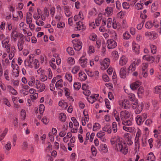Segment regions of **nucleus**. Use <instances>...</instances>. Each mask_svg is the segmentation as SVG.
<instances>
[{
	"label": "nucleus",
	"instance_id": "nucleus-1",
	"mask_svg": "<svg viewBox=\"0 0 161 161\" xmlns=\"http://www.w3.org/2000/svg\"><path fill=\"white\" fill-rule=\"evenodd\" d=\"M111 139L116 143V148L117 151H120L125 155L127 154L128 152L127 145L125 142L120 140L119 136H113Z\"/></svg>",
	"mask_w": 161,
	"mask_h": 161
},
{
	"label": "nucleus",
	"instance_id": "nucleus-2",
	"mask_svg": "<svg viewBox=\"0 0 161 161\" xmlns=\"http://www.w3.org/2000/svg\"><path fill=\"white\" fill-rule=\"evenodd\" d=\"M24 64L26 68L31 69L34 67L35 69H37L40 66L38 60L34 58L33 55H30L29 58L24 61Z\"/></svg>",
	"mask_w": 161,
	"mask_h": 161
},
{
	"label": "nucleus",
	"instance_id": "nucleus-3",
	"mask_svg": "<svg viewBox=\"0 0 161 161\" xmlns=\"http://www.w3.org/2000/svg\"><path fill=\"white\" fill-rule=\"evenodd\" d=\"M141 62V60L140 59H136L134 62L132 63L129 66L128 68V73H130V71L131 72L134 71L136 69V65H138Z\"/></svg>",
	"mask_w": 161,
	"mask_h": 161
},
{
	"label": "nucleus",
	"instance_id": "nucleus-4",
	"mask_svg": "<svg viewBox=\"0 0 161 161\" xmlns=\"http://www.w3.org/2000/svg\"><path fill=\"white\" fill-rule=\"evenodd\" d=\"M118 103L122 108L125 109H128L130 108V101L127 99L124 101L120 100L119 101Z\"/></svg>",
	"mask_w": 161,
	"mask_h": 161
},
{
	"label": "nucleus",
	"instance_id": "nucleus-5",
	"mask_svg": "<svg viewBox=\"0 0 161 161\" xmlns=\"http://www.w3.org/2000/svg\"><path fill=\"white\" fill-rule=\"evenodd\" d=\"M130 115V113L126 110H122L120 113V119L122 121L129 119Z\"/></svg>",
	"mask_w": 161,
	"mask_h": 161
},
{
	"label": "nucleus",
	"instance_id": "nucleus-6",
	"mask_svg": "<svg viewBox=\"0 0 161 161\" xmlns=\"http://www.w3.org/2000/svg\"><path fill=\"white\" fill-rule=\"evenodd\" d=\"M110 62V59L108 58H105L103 61H100L102 69L104 70L107 69L109 65Z\"/></svg>",
	"mask_w": 161,
	"mask_h": 161
},
{
	"label": "nucleus",
	"instance_id": "nucleus-7",
	"mask_svg": "<svg viewBox=\"0 0 161 161\" xmlns=\"http://www.w3.org/2000/svg\"><path fill=\"white\" fill-rule=\"evenodd\" d=\"M36 88L38 89V91L39 92H42L45 89V85L43 83H41L40 81L38 80H36Z\"/></svg>",
	"mask_w": 161,
	"mask_h": 161
},
{
	"label": "nucleus",
	"instance_id": "nucleus-8",
	"mask_svg": "<svg viewBox=\"0 0 161 161\" xmlns=\"http://www.w3.org/2000/svg\"><path fill=\"white\" fill-rule=\"evenodd\" d=\"M108 48L109 49H112L115 47L117 45V43L113 40L110 39L107 41Z\"/></svg>",
	"mask_w": 161,
	"mask_h": 161
},
{
	"label": "nucleus",
	"instance_id": "nucleus-9",
	"mask_svg": "<svg viewBox=\"0 0 161 161\" xmlns=\"http://www.w3.org/2000/svg\"><path fill=\"white\" fill-rule=\"evenodd\" d=\"M79 63L81 66L83 68H85L88 65L87 59L84 57H81L79 60Z\"/></svg>",
	"mask_w": 161,
	"mask_h": 161
},
{
	"label": "nucleus",
	"instance_id": "nucleus-10",
	"mask_svg": "<svg viewBox=\"0 0 161 161\" xmlns=\"http://www.w3.org/2000/svg\"><path fill=\"white\" fill-rule=\"evenodd\" d=\"M126 68L125 67H123L120 69L119 71V75L120 77L123 79H125L126 77Z\"/></svg>",
	"mask_w": 161,
	"mask_h": 161
},
{
	"label": "nucleus",
	"instance_id": "nucleus-11",
	"mask_svg": "<svg viewBox=\"0 0 161 161\" xmlns=\"http://www.w3.org/2000/svg\"><path fill=\"white\" fill-rule=\"evenodd\" d=\"M18 35V34L17 29H13L12 31L11 34V37L12 39H13L14 41L17 40Z\"/></svg>",
	"mask_w": 161,
	"mask_h": 161
},
{
	"label": "nucleus",
	"instance_id": "nucleus-12",
	"mask_svg": "<svg viewBox=\"0 0 161 161\" xmlns=\"http://www.w3.org/2000/svg\"><path fill=\"white\" fill-rule=\"evenodd\" d=\"M143 59L147 61L150 62L151 63L153 62L155 60L154 58L149 55H146L143 56Z\"/></svg>",
	"mask_w": 161,
	"mask_h": 161
},
{
	"label": "nucleus",
	"instance_id": "nucleus-13",
	"mask_svg": "<svg viewBox=\"0 0 161 161\" xmlns=\"http://www.w3.org/2000/svg\"><path fill=\"white\" fill-rule=\"evenodd\" d=\"M143 106L144 104L142 102H141V103H139L138 106L135 110V113L136 114H140L142 111Z\"/></svg>",
	"mask_w": 161,
	"mask_h": 161
},
{
	"label": "nucleus",
	"instance_id": "nucleus-14",
	"mask_svg": "<svg viewBox=\"0 0 161 161\" xmlns=\"http://www.w3.org/2000/svg\"><path fill=\"white\" fill-rule=\"evenodd\" d=\"M127 62V59L125 56H122L120 58L119 61V64L121 66L125 65Z\"/></svg>",
	"mask_w": 161,
	"mask_h": 161
},
{
	"label": "nucleus",
	"instance_id": "nucleus-15",
	"mask_svg": "<svg viewBox=\"0 0 161 161\" xmlns=\"http://www.w3.org/2000/svg\"><path fill=\"white\" fill-rule=\"evenodd\" d=\"M77 26L75 27V30H80L85 28V26L82 22L79 21L76 23Z\"/></svg>",
	"mask_w": 161,
	"mask_h": 161
},
{
	"label": "nucleus",
	"instance_id": "nucleus-16",
	"mask_svg": "<svg viewBox=\"0 0 161 161\" xmlns=\"http://www.w3.org/2000/svg\"><path fill=\"white\" fill-rule=\"evenodd\" d=\"M64 12L65 15L67 17H70L72 14L70 10L69 6H64Z\"/></svg>",
	"mask_w": 161,
	"mask_h": 161
},
{
	"label": "nucleus",
	"instance_id": "nucleus-17",
	"mask_svg": "<svg viewBox=\"0 0 161 161\" xmlns=\"http://www.w3.org/2000/svg\"><path fill=\"white\" fill-rule=\"evenodd\" d=\"M132 47L133 51L136 54H138L139 51V46L137 44L133 42L132 44Z\"/></svg>",
	"mask_w": 161,
	"mask_h": 161
},
{
	"label": "nucleus",
	"instance_id": "nucleus-18",
	"mask_svg": "<svg viewBox=\"0 0 161 161\" xmlns=\"http://www.w3.org/2000/svg\"><path fill=\"white\" fill-rule=\"evenodd\" d=\"M146 161H155V157L152 153H149L146 157Z\"/></svg>",
	"mask_w": 161,
	"mask_h": 161
},
{
	"label": "nucleus",
	"instance_id": "nucleus-19",
	"mask_svg": "<svg viewBox=\"0 0 161 161\" xmlns=\"http://www.w3.org/2000/svg\"><path fill=\"white\" fill-rule=\"evenodd\" d=\"M74 48L75 50L80 51L82 47V43L81 42H78L76 43L74 45Z\"/></svg>",
	"mask_w": 161,
	"mask_h": 161
},
{
	"label": "nucleus",
	"instance_id": "nucleus-20",
	"mask_svg": "<svg viewBox=\"0 0 161 161\" xmlns=\"http://www.w3.org/2000/svg\"><path fill=\"white\" fill-rule=\"evenodd\" d=\"M140 83L138 81L132 83L130 85V88L132 90L136 89L140 85Z\"/></svg>",
	"mask_w": 161,
	"mask_h": 161
},
{
	"label": "nucleus",
	"instance_id": "nucleus-21",
	"mask_svg": "<svg viewBox=\"0 0 161 161\" xmlns=\"http://www.w3.org/2000/svg\"><path fill=\"white\" fill-rule=\"evenodd\" d=\"M59 120L62 122H65L66 119V116L65 114L63 113H60L59 115Z\"/></svg>",
	"mask_w": 161,
	"mask_h": 161
},
{
	"label": "nucleus",
	"instance_id": "nucleus-22",
	"mask_svg": "<svg viewBox=\"0 0 161 161\" xmlns=\"http://www.w3.org/2000/svg\"><path fill=\"white\" fill-rule=\"evenodd\" d=\"M79 76L80 77V79L81 81L85 80L87 78L86 75L82 72H80L79 73Z\"/></svg>",
	"mask_w": 161,
	"mask_h": 161
},
{
	"label": "nucleus",
	"instance_id": "nucleus-23",
	"mask_svg": "<svg viewBox=\"0 0 161 161\" xmlns=\"http://www.w3.org/2000/svg\"><path fill=\"white\" fill-rule=\"evenodd\" d=\"M136 120L137 124L139 125H141L144 121V120L142 119L141 115H137L136 118Z\"/></svg>",
	"mask_w": 161,
	"mask_h": 161
},
{
	"label": "nucleus",
	"instance_id": "nucleus-24",
	"mask_svg": "<svg viewBox=\"0 0 161 161\" xmlns=\"http://www.w3.org/2000/svg\"><path fill=\"white\" fill-rule=\"evenodd\" d=\"M63 80L61 79L57 80L56 83L55 87L57 88H59L63 87Z\"/></svg>",
	"mask_w": 161,
	"mask_h": 161
},
{
	"label": "nucleus",
	"instance_id": "nucleus-25",
	"mask_svg": "<svg viewBox=\"0 0 161 161\" xmlns=\"http://www.w3.org/2000/svg\"><path fill=\"white\" fill-rule=\"evenodd\" d=\"M83 19V15L81 12H79L78 15H75L74 18V19L75 21L78 20L79 19H81V20H82Z\"/></svg>",
	"mask_w": 161,
	"mask_h": 161
},
{
	"label": "nucleus",
	"instance_id": "nucleus-26",
	"mask_svg": "<svg viewBox=\"0 0 161 161\" xmlns=\"http://www.w3.org/2000/svg\"><path fill=\"white\" fill-rule=\"evenodd\" d=\"M103 130L104 131L107 132L108 133L110 134L112 132L111 127L108 125H106L103 128Z\"/></svg>",
	"mask_w": 161,
	"mask_h": 161
},
{
	"label": "nucleus",
	"instance_id": "nucleus-27",
	"mask_svg": "<svg viewBox=\"0 0 161 161\" xmlns=\"http://www.w3.org/2000/svg\"><path fill=\"white\" fill-rule=\"evenodd\" d=\"M87 99L89 102L93 104L94 103L97 99L94 95H91L89 97H87Z\"/></svg>",
	"mask_w": 161,
	"mask_h": 161
},
{
	"label": "nucleus",
	"instance_id": "nucleus-28",
	"mask_svg": "<svg viewBox=\"0 0 161 161\" xmlns=\"http://www.w3.org/2000/svg\"><path fill=\"white\" fill-rule=\"evenodd\" d=\"M32 14L31 13H29L26 15V22L27 24L31 23L32 22Z\"/></svg>",
	"mask_w": 161,
	"mask_h": 161
},
{
	"label": "nucleus",
	"instance_id": "nucleus-29",
	"mask_svg": "<svg viewBox=\"0 0 161 161\" xmlns=\"http://www.w3.org/2000/svg\"><path fill=\"white\" fill-rule=\"evenodd\" d=\"M122 124L124 125V126H130L132 124L131 120L129 119L122 121Z\"/></svg>",
	"mask_w": 161,
	"mask_h": 161
},
{
	"label": "nucleus",
	"instance_id": "nucleus-30",
	"mask_svg": "<svg viewBox=\"0 0 161 161\" xmlns=\"http://www.w3.org/2000/svg\"><path fill=\"white\" fill-rule=\"evenodd\" d=\"M112 56L114 60L115 61L117 60L119 58V54L118 53L117 51H114L112 53Z\"/></svg>",
	"mask_w": 161,
	"mask_h": 161
},
{
	"label": "nucleus",
	"instance_id": "nucleus-31",
	"mask_svg": "<svg viewBox=\"0 0 161 161\" xmlns=\"http://www.w3.org/2000/svg\"><path fill=\"white\" fill-rule=\"evenodd\" d=\"M80 67L79 66H75L72 69L71 72L74 74H76L80 70Z\"/></svg>",
	"mask_w": 161,
	"mask_h": 161
},
{
	"label": "nucleus",
	"instance_id": "nucleus-32",
	"mask_svg": "<svg viewBox=\"0 0 161 161\" xmlns=\"http://www.w3.org/2000/svg\"><path fill=\"white\" fill-rule=\"evenodd\" d=\"M112 129L113 130V132L114 133H116L117 131V124L115 122H113L112 123Z\"/></svg>",
	"mask_w": 161,
	"mask_h": 161
},
{
	"label": "nucleus",
	"instance_id": "nucleus-33",
	"mask_svg": "<svg viewBox=\"0 0 161 161\" xmlns=\"http://www.w3.org/2000/svg\"><path fill=\"white\" fill-rule=\"evenodd\" d=\"M126 93L128 94V97L130 101L134 102V101L136 100L135 99V95L133 93H128L125 91Z\"/></svg>",
	"mask_w": 161,
	"mask_h": 161
},
{
	"label": "nucleus",
	"instance_id": "nucleus-34",
	"mask_svg": "<svg viewBox=\"0 0 161 161\" xmlns=\"http://www.w3.org/2000/svg\"><path fill=\"white\" fill-rule=\"evenodd\" d=\"M124 130L126 131L130 132H132L134 130V128L131 127H127L126 126H124L123 127Z\"/></svg>",
	"mask_w": 161,
	"mask_h": 161
},
{
	"label": "nucleus",
	"instance_id": "nucleus-35",
	"mask_svg": "<svg viewBox=\"0 0 161 161\" xmlns=\"http://www.w3.org/2000/svg\"><path fill=\"white\" fill-rule=\"evenodd\" d=\"M154 92L155 93H161V86H157L154 89Z\"/></svg>",
	"mask_w": 161,
	"mask_h": 161
},
{
	"label": "nucleus",
	"instance_id": "nucleus-36",
	"mask_svg": "<svg viewBox=\"0 0 161 161\" xmlns=\"http://www.w3.org/2000/svg\"><path fill=\"white\" fill-rule=\"evenodd\" d=\"M100 125L98 123H95L93 126V130L96 131L100 128Z\"/></svg>",
	"mask_w": 161,
	"mask_h": 161
},
{
	"label": "nucleus",
	"instance_id": "nucleus-37",
	"mask_svg": "<svg viewBox=\"0 0 161 161\" xmlns=\"http://www.w3.org/2000/svg\"><path fill=\"white\" fill-rule=\"evenodd\" d=\"M114 115L115 118L116 120L118 122L120 121V119L118 113L116 110L114 111Z\"/></svg>",
	"mask_w": 161,
	"mask_h": 161
},
{
	"label": "nucleus",
	"instance_id": "nucleus-38",
	"mask_svg": "<svg viewBox=\"0 0 161 161\" xmlns=\"http://www.w3.org/2000/svg\"><path fill=\"white\" fill-rule=\"evenodd\" d=\"M151 35L150 36V38L151 39H156L158 37V34L155 32H151Z\"/></svg>",
	"mask_w": 161,
	"mask_h": 161
},
{
	"label": "nucleus",
	"instance_id": "nucleus-39",
	"mask_svg": "<svg viewBox=\"0 0 161 161\" xmlns=\"http://www.w3.org/2000/svg\"><path fill=\"white\" fill-rule=\"evenodd\" d=\"M65 77L69 82H72V76L70 73H66Z\"/></svg>",
	"mask_w": 161,
	"mask_h": 161
},
{
	"label": "nucleus",
	"instance_id": "nucleus-40",
	"mask_svg": "<svg viewBox=\"0 0 161 161\" xmlns=\"http://www.w3.org/2000/svg\"><path fill=\"white\" fill-rule=\"evenodd\" d=\"M105 11L109 15H112L113 13V9L111 7H108L105 9Z\"/></svg>",
	"mask_w": 161,
	"mask_h": 161
},
{
	"label": "nucleus",
	"instance_id": "nucleus-41",
	"mask_svg": "<svg viewBox=\"0 0 161 161\" xmlns=\"http://www.w3.org/2000/svg\"><path fill=\"white\" fill-rule=\"evenodd\" d=\"M150 47L151 49V51L152 53L155 54L156 53L157 47L156 46L153 44L150 45Z\"/></svg>",
	"mask_w": 161,
	"mask_h": 161
},
{
	"label": "nucleus",
	"instance_id": "nucleus-42",
	"mask_svg": "<svg viewBox=\"0 0 161 161\" xmlns=\"http://www.w3.org/2000/svg\"><path fill=\"white\" fill-rule=\"evenodd\" d=\"M9 74V71L8 69L5 70L4 72V75L5 77V79L7 80H10L9 77L8 76Z\"/></svg>",
	"mask_w": 161,
	"mask_h": 161
},
{
	"label": "nucleus",
	"instance_id": "nucleus-43",
	"mask_svg": "<svg viewBox=\"0 0 161 161\" xmlns=\"http://www.w3.org/2000/svg\"><path fill=\"white\" fill-rule=\"evenodd\" d=\"M73 86L76 90H79L80 88L81 84L80 82H75Z\"/></svg>",
	"mask_w": 161,
	"mask_h": 161
},
{
	"label": "nucleus",
	"instance_id": "nucleus-44",
	"mask_svg": "<svg viewBox=\"0 0 161 161\" xmlns=\"http://www.w3.org/2000/svg\"><path fill=\"white\" fill-rule=\"evenodd\" d=\"M91 150L92 155L94 156H96L97 152V150L96 148L93 145L91 146Z\"/></svg>",
	"mask_w": 161,
	"mask_h": 161
},
{
	"label": "nucleus",
	"instance_id": "nucleus-45",
	"mask_svg": "<svg viewBox=\"0 0 161 161\" xmlns=\"http://www.w3.org/2000/svg\"><path fill=\"white\" fill-rule=\"evenodd\" d=\"M153 26V24L151 21L147 22L145 24L146 28L148 29L151 28Z\"/></svg>",
	"mask_w": 161,
	"mask_h": 161
},
{
	"label": "nucleus",
	"instance_id": "nucleus-46",
	"mask_svg": "<svg viewBox=\"0 0 161 161\" xmlns=\"http://www.w3.org/2000/svg\"><path fill=\"white\" fill-rule=\"evenodd\" d=\"M130 36V35L128 31H126L123 34V37L124 39L127 40L129 39Z\"/></svg>",
	"mask_w": 161,
	"mask_h": 161
},
{
	"label": "nucleus",
	"instance_id": "nucleus-47",
	"mask_svg": "<svg viewBox=\"0 0 161 161\" xmlns=\"http://www.w3.org/2000/svg\"><path fill=\"white\" fill-rule=\"evenodd\" d=\"M131 104L132 106V108L133 109H136L138 106V105H139V103H138V100H136L135 101H134V103H131Z\"/></svg>",
	"mask_w": 161,
	"mask_h": 161
},
{
	"label": "nucleus",
	"instance_id": "nucleus-48",
	"mask_svg": "<svg viewBox=\"0 0 161 161\" xmlns=\"http://www.w3.org/2000/svg\"><path fill=\"white\" fill-rule=\"evenodd\" d=\"M67 51L68 53L70 55L74 54V51L73 48L70 47H69L67 49Z\"/></svg>",
	"mask_w": 161,
	"mask_h": 161
},
{
	"label": "nucleus",
	"instance_id": "nucleus-49",
	"mask_svg": "<svg viewBox=\"0 0 161 161\" xmlns=\"http://www.w3.org/2000/svg\"><path fill=\"white\" fill-rule=\"evenodd\" d=\"M144 92V90L143 88L142 87H140L139 88L138 92L137 94L139 96H141V95H142Z\"/></svg>",
	"mask_w": 161,
	"mask_h": 161
},
{
	"label": "nucleus",
	"instance_id": "nucleus-50",
	"mask_svg": "<svg viewBox=\"0 0 161 161\" xmlns=\"http://www.w3.org/2000/svg\"><path fill=\"white\" fill-rule=\"evenodd\" d=\"M4 147L6 150L8 151L10 150L11 147V142H8L7 144L5 145Z\"/></svg>",
	"mask_w": 161,
	"mask_h": 161
},
{
	"label": "nucleus",
	"instance_id": "nucleus-51",
	"mask_svg": "<svg viewBox=\"0 0 161 161\" xmlns=\"http://www.w3.org/2000/svg\"><path fill=\"white\" fill-rule=\"evenodd\" d=\"M105 135V132L100 131L97 134V136L98 138H100L104 136Z\"/></svg>",
	"mask_w": 161,
	"mask_h": 161
},
{
	"label": "nucleus",
	"instance_id": "nucleus-52",
	"mask_svg": "<svg viewBox=\"0 0 161 161\" xmlns=\"http://www.w3.org/2000/svg\"><path fill=\"white\" fill-rule=\"evenodd\" d=\"M22 147L23 150H26L28 148V147L27 142L26 141H24L23 142L22 145Z\"/></svg>",
	"mask_w": 161,
	"mask_h": 161
},
{
	"label": "nucleus",
	"instance_id": "nucleus-53",
	"mask_svg": "<svg viewBox=\"0 0 161 161\" xmlns=\"http://www.w3.org/2000/svg\"><path fill=\"white\" fill-rule=\"evenodd\" d=\"M107 148V147L106 144H101L100 145L98 149L99 150L103 151L106 150Z\"/></svg>",
	"mask_w": 161,
	"mask_h": 161
},
{
	"label": "nucleus",
	"instance_id": "nucleus-54",
	"mask_svg": "<svg viewBox=\"0 0 161 161\" xmlns=\"http://www.w3.org/2000/svg\"><path fill=\"white\" fill-rule=\"evenodd\" d=\"M68 126L67 125V128H65L64 130L61 131L59 134V135L60 137H63L64 136L66 135V130H67V128Z\"/></svg>",
	"mask_w": 161,
	"mask_h": 161
},
{
	"label": "nucleus",
	"instance_id": "nucleus-55",
	"mask_svg": "<svg viewBox=\"0 0 161 161\" xmlns=\"http://www.w3.org/2000/svg\"><path fill=\"white\" fill-rule=\"evenodd\" d=\"M68 63L70 65H73L75 63V60L74 58L69 57L68 59Z\"/></svg>",
	"mask_w": 161,
	"mask_h": 161
},
{
	"label": "nucleus",
	"instance_id": "nucleus-56",
	"mask_svg": "<svg viewBox=\"0 0 161 161\" xmlns=\"http://www.w3.org/2000/svg\"><path fill=\"white\" fill-rule=\"evenodd\" d=\"M135 8L139 10L142 9L143 7L142 4L138 3L136 4Z\"/></svg>",
	"mask_w": 161,
	"mask_h": 161
},
{
	"label": "nucleus",
	"instance_id": "nucleus-57",
	"mask_svg": "<svg viewBox=\"0 0 161 161\" xmlns=\"http://www.w3.org/2000/svg\"><path fill=\"white\" fill-rule=\"evenodd\" d=\"M45 107L43 104H41L39 107V111L40 114H42L43 113Z\"/></svg>",
	"mask_w": 161,
	"mask_h": 161
},
{
	"label": "nucleus",
	"instance_id": "nucleus-58",
	"mask_svg": "<svg viewBox=\"0 0 161 161\" xmlns=\"http://www.w3.org/2000/svg\"><path fill=\"white\" fill-rule=\"evenodd\" d=\"M13 74L15 77H18L19 75V69H15L13 70Z\"/></svg>",
	"mask_w": 161,
	"mask_h": 161
},
{
	"label": "nucleus",
	"instance_id": "nucleus-59",
	"mask_svg": "<svg viewBox=\"0 0 161 161\" xmlns=\"http://www.w3.org/2000/svg\"><path fill=\"white\" fill-rule=\"evenodd\" d=\"M157 7L155 5V3H153L151 8V11L154 12L157 10Z\"/></svg>",
	"mask_w": 161,
	"mask_h": 161
},
{
	"label": "nucleus",
	"instance_id": "nucleus-60",
	"mask_svg": "<svg viewBox=\"0 0 161 161\" xmlns=\"http://www.w3.org/2000/svg\"><path fill=\"white\" fill-rule=\"evenodd\" d=\"M148 63H143L142 64V70H147L148 67Z\"/></svg>",
	"mask_w": 161,
	"mask_h": 161
},
{
	"label": "nucleus",
	"instance_id": "nucleus-61",
	"mask_svg": "<svg viewBox=\"0 0 161 161\" xmlns=\"http://www.w3.org/2000/svg\"><path fill=\"white\" fill-rule=\"evenodd\" d=\"M36 24L39 26H43L44 25V23L40 20H36Z\"/></svg>",
	"mask_w": 161,
	"mask_h": 161
},
{
	"label": "nucleus",
	"instance_id": "nucleus-62",
	"mask_svg": "<svg viewBox=\"0 0 161 161\" xmlns=\"http://www.w3.org/2000/svg\"><path fill=\"white\" fill-rule=\"evenodd\" d=\"M105 103L106 106L107 108L109 109H110V105L109 101L107 99H105Z\"/></svg>",
	"mask_w": 161,
	"mask_h": 161
},
{
	"label": "nucleus",
	"instance_id": "nucleus-63",
	"mask_svg": "<svg viewBox=\"0 0 161 161\" xmlns=\"http://www.w3.org/2000/svg\"><path fill=\"white\" fill-rule=\"evenodd\" d=\"M38 94L37 93H35L33 95H31L30 97L31 100H36L38 97Z\"/></svg>",
	"mask_w": 161,
	"mask_h": 161
},
{
	"label": "nucleus",
	"instance_id": "nucleus-64",
	"mask_svg": "<svg viewBox=\"0 0 161 161\" xmlns=\"http://www.w3.org/2000/svg\"><path fill=\"white\" fill-rule=\"evenodd\" d=\"M97 38V36L95 34H92L89 37L90 40H92V41H95Z\"/></svg>",
	"mask_w": 161,
	"mask_h": 161
}]
</instances>
